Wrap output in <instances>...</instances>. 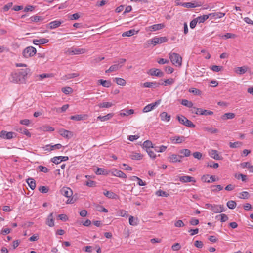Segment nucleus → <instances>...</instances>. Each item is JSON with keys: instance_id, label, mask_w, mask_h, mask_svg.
<instances>
[{"instance_id": "1", "label": "nucleus", "mask_w": 253, "mask_h": 253, "mask_svg": "<svg viewBox=\"0 0 253 253\" xmlns=\"http://www.w3.org/2000/svg\"><path fill=\"white\" fill-rule=\"evenodd\" d=\"M30 69L28 68L17 70L11 73L9 81L13 83L23 84L25 83L26 78Z\"/></svg>"}, {"instance_id": "2", "label": "nucleus", "mask_w": 253, "mask_h": 253, "mask_svg": "<svg viewBox=\"0 0 253 253\" xmlns=\"http://www.w3.org/2000/svg\"><path fill=\"white\" fill-rule=\"evenodd\" d=\"M168 41V39L166 37H155L151 40L147 41L146 43L144 45L145 48H148L150 45L153 44L155 46L157 44H161L166 42Z\"/></svg>"}, {"instance_id": "3", "label": "nucleus", "mask_w": 253, "mask_h": 253, "mask_svg": "<svg viewBox=\"0 0 253 253\" xmlns=\"http://www.w3.org/2000/svg\"><path fill=\"white\" fill-rule=\"evenodd\" d=\"M60 192L63 196L69 198L66 202L67 204H72L75 202V199L71 197L73 195V191L71 189L64 187L61 189Z\"/></svg>"}, {"instance_id": "4", "label": "nucleus", "mask_w": 253, "mask_h": 253, "mask_svg": "<svg viewBox=\"0 0 253 253\" xmlns=\"http://www.w3.org/2000/svg\"><path fill=\"white\" fill-rule=\"evenodd\" d=\"M169 57L172 63L176 66H180L182 64V57L176 53H169Z\"/></svg>"}, {"instance_id": "5", "label": "nucleus", "mask_w": 253, "mask_h": 253, "mask_svg": "<svg viewBox=\"0 0 253 253\" xmlns=\"http://www.w3.org/2000/svg\"><path fill=\"white\" fill-rule=\"evenodd\" d=\"M37 52L36 49L33 46H28L25 48L22 52L24 58H28L34 56Z\"/></svg>"}, {"instance_id": "6", "label": "nucleus", "mask_w": 253, "mask_h": 253, "mask_svg": "<svg viewBox=\"0 0 253 253\" xmlns=\"http://www.w3.org/2000/svg\"><path fill=\"white\" fill-rule=\"evenodd\" d=\"M126 61V60L124 58L120 59L119 60L114 61L115 64L111 65L110 67V70L112 72L117 71L120 67H122L123 64Z\"/></svg>"}, {"instance_id": "7", "label": "nucleus", "mask_w": 253, "mask_h": 253, "mask_svg": "<svg viewBox=\"0 0 253 253\" xmlns=\"http://www.w3.org/2000/svg\"><path fill=\"white\" fill-rule=\"evenodd\" d=\"M202 4L201 2L194 1L191 2H184L182 4V6L186 8H195L202 6Z\"/></svg>"}, {"instance_id": "8", "label": "nucleus", "mask_w": 253, "mask_h": 253, "mask_svg": "<svg viewBox=\"0 0 253 253\" xmlns=\"http://www.w3.org/2000/svg\"><path fill=\"white\" fill-rule=\"evenodd\" d=\"M151 76H155L159 77H163L164 73L162 72L160 69L156 68H152L149 70L147 73Z\"/></svg>"}, {"instance_id": "9", "label": "nucleus", "mask_w": 253, "mask_h": 253, "mask_svg": "<svg viewBox=\"0 0 253 253\" xmlns=\"http://www.w3.org/2000/svg\"><path fill=\"white\" fill-rule=\"evenodd\" d=\"M111 173L112 175L123 178H126V174L121 170L117 169H113L109 171V174Z\"/></svg>"}, {"instance_id": "10", "label": "nucleus", "mask_w": 253, "mask_h": 253, "mask_svg": "<svg viewBox=\"0 0 253 253\" xmlns=\"http://www.w3.org/2000/svg\"><path fill=\"white\" fill-rule=\"evenodd\" d=\"M161 85H164V83H158V82H146L143 84V86L144 87H146V88H151V87L156 88V87H159Z\"/></svg>"}, {"instance_id": "11", "label": "nucleus", "mask_w": 253, "mask_h": 253, "mask_svg": "<svg viewBox=\"0 0 253 253\" xmlns=\"http://www.w3.org/2000/svg\"><path fill=\"white\" fill-rule=\"evenodd\" d=\"M59 133L62 136L67 139H70L73 136V133L72 132L64 129H61Z\"/></svg>"}, {"instance_id": "12", "label": "nucleus", "mask_w": 253, "mask_h": 253, "mask_svg": "<svg viewBox=\"0 0 253 253\" xmlns=\"http://www.w3.org/2000/svg\"><path fill=\"white\" fill-rule=\"evenodd\" d=\"M14 135H15V133L13 132H7L3 130L0 132V137L4 139H11L13 137Z\"/></svg>"}, {"instance_id": "13", "label": "nucleus", "mask_w": 253, "mask_h": 253, "mask_svg": "<svg viewBox=\"0 0 253 253\" xmlns=\"http://www.w3.org/2000/svg\"><path fill=\"white\" fill-rule=\"evenodd\" d=\"M211 210L214 213H220L225 211L223 205L215 204L213 205Z\"/></svg>"}, {"instance_id": "14", "label": "nucleus", "mask_w": 253, "mask_h": 253, "mask_svg": "<svg viewBox=\"0 0 253 253\" xmlns=\"http://www.w3.org/2000/svg\"><path fill=\"white\" fill-rule=\"evenodd\" d=\"M83 50V49L80 48H69L67 51V53L69 55H73L75 54H80L81 53H83L84 52L82 51Z\"/></svg>"}, {"instance_id": "15", "label": "nucleus", "mask_w": 253, "mask_h": 253, "mask_svg": "<svg viewBox=\"0 0 253 253\" xmlns=\"http://www.w3.org/2000/svg\"><path fill=\"white\" fill-rule=\"evenodd\" d=\"M181 156L176 154H172L169 157V162L171 163L181 162Z\"/></svg>"}, {"instance_id": "16", "label": "nucleus", "mask_w": 253, "mask_h": 253, "mask_svg": "<svg viewBox=\"0 0 253 253\" xmlns=\"http://www.w3.org/2000/svg\"><path fill=\"white\" fill-rule=\"evenodd\" d=\"M69 159L67 156L54 157L52 159V162L56 164H59L62 161H65Z\"/></svg>"}, {"instance_id": "17", "label": "nucleus", "mask_w": 253, "mask_h": 253, "mask_svg": "<svg viewBox=\"0 0 253 253\" xmlns=\"http://www.w3.org/2000/svg\"><path fill=\"white\" fill-rule=\"evenodd\" d=\"M185 138L183 136H175L170 138V140L173 143L180 144L185 141Z\"/></svg>"}, {"instance_id": "18", "label": "nucleus", "mask_w": 253, "mask_h": 253, "mask_svg": "<svg viewBox=\"0 0 253 253\" xmlns=\"http://www.w3.org/2000/svg\"><path fill=\"white\" fill-rule=\"evenodd\" d=\"M210 156L214 159L215 160H222L223 158L219 156L218 154V151L215 150H211L209 151Z\"/></svg>"}, {"instance_id": "19", "label": "nucleus", "mask_w": 253, "mask_h": 253, "mask_svg": "<svg viewBox=\"0 0 253 253\" xmlns=\"http://www.w3.org/2000/svg\"><path fill=\"white\" fill-rule=\"evenodd\" d=\"M179 180L182 183H187L193 182H195L196 180L194 178L190 176H183L179 178Z\"/></svg>"}, {"instance_id": "20", "label": "nucleus", "mask_w": 253, "mask_h": 253, "mask_svg": "<svg viewBox=\"0 0 253 253\" xmlns=\"http://www.w3.org/2000/svg\"><path fill=\"white\" fill-rule=\"evenodd\" d=\"M63 22L62 21L55 20L48 24V27L50 29H53L59 27Z\"/></svg>"}, {"instance_id": "21", "label": "nucleus", "mask_w": 253, "mask_h": 253, "mask_svg": "<svg viewBox=\"0 0 253 253\" xmlns=\"http://www.w3.org/2000/svg\"><path fill=\"white\" fill-rule=\"evenodd\" d=\"M49 42V40L46 38H42L39 40L37 39H34L33 41V42L35 45H39V44H43L45 43H48Z\"/></svg>"}, {"instance_id": "22", "label": "nucleus", "mask_w": 253, "mask_h": 253, "mask_svg": "<svg viewBox=\"0 0 253 253\" xmlns=\"http://www.w3.org/2000/svg\"><path fill=\"white\" fill-rule=\"evenodd\" d=\"M46 223L49 227H53L54 226L53 212L49 214V215L48 216Z\"/></svg>"}, {"instance_id": "23", "label": "nucleus", "mask_w": 253, "mask_h": 253, "mask_svg": "<svg viewBox=\"0 0 253 253\" xmlns=\"http://www.w3.org/2000/svg\"><path fill=\"white\" fill-rule=\"evenodd\" d=\"M98 82L104 87L108 88L111 86V82L109 80L100 79L98 80Z\"/></svg>"}, {"instance_id": "24", "label": "nucleus", "mask_w": 253, "mask_h": 253, "mask_svg": "<svg viewBox=\"0 0 253 253\" xmlns=\"http://www.w3.org/2000/svg\"><path fill=\"white\" fill-rule=\"evenodd\" d=\"M179 153L180 154L179 155L181 156V158L184 157H188L191 154L190 150L188 149H181L179 151Z\"/></svg>"}, {"instance_id": "25", "label": "nucleus", "mask_w": 253, "mask_h": 253, "mask_svg": "<svg viewBox=\"0 0 253 253\" xmlns=\"http://www.w3.org/2000/svg\"><path fill=\"white\" fill-rule=\"evenodd\" d=\"M103 194L108 198L110 199H116L117 195L114 194L112 191H109L106 190H104Z\"/></svg>"}, {"instance_id": "26", "label": "nucleus", "mask_w": 253, "mask_h": 253, "mask_svg": "<svg viewBox=\"0 0 253 253\" xmlns=\"http://www.w3.org/2000/svg\"><path fill=\"white\" fill-rule=\"evenodd\" d=\"M113 115H114V114L113 113H109V114H107L106 115H105L103 116H98L97 117V119L100 120L101 122H104V121H107V120H109L110 119H111L113 116Z\"/></svg>"}, {"instance_id": "27", "label": "nucleus", "mask_w": 253, "mask_h": 253, "mask_svg": "<svg viewBox=\"0 0 253 253\" xmlns=\"http://www.w3.org/2000/svg\"><path fill=\"white\" fill-rule=\"evenodd\" d=\"M134 111L133 109L123 110H122V112H120V115L121 116H127L134 114Z\"/></svg>"}, {"instance_id": "28", "label": "nucleus", "mask_w": 253, "mask_h": 253, "mask_svg": "<svg viewBox=\"0 0 253 253\" xmlns=\"http://www.w3.org/2000/svg\"><path fill=\"white\" fill-rule=\"evenodd\" d=\"M79 75V74L77 73H70L63 76L62 79L64 80H67L78 77Z\"/></svg>"}, {"instance_id": "29", "label": "nucleus", "mask_w": 253, "mask_h": 253, "mask_svg": "<svg viewBox=\"0 0 253 253\" xmlns=\"http://www.w3.org/2000/svg\"><path fill=\"white\" fill-rule=\"evenodd\" d=\"M27 183H28L30 188L34 190L36 188V182L35 180L32 178H29L27 179Z\"/></svg>"}, {"instance_id": "30", "label": "nucleus", "mask_w": 253, "mask_h": 253, "mask_svg": "<svg viewBox=\"0 0 253 253\" xmlns=\"http://www.w3.org/2000/svg\"><path fill=\"white\" fill-rule=\"evenodd\" d=\"M235 117V114L233 113L229 112L224 114L222 116L221 118L223 120H226L227 119H233Z\"/></svg>"}, {"instance_id": "31", "label": "nucleus", "mask_w": 253, "mask_h": 253, "mask_svg": "<svg viewBox=\"0 0 253 253\" xmlns=\"http://www.w3.org/2000/svg\"><path fill=\"white\" fill-rule=\"evenodd\" d=\"M160 118L162 121H169L170 119L171 116L168 115L166 112H163L160 115Z\"/></svg>"}, {"instance_id": "32", "label": "nucleus", "mask_w": 253, "mask_h": 253, "mask_svg": "<svg viewBox=\"0 0 253 253\" xmlns=\"http://www.w3.org/2000/svg\"><path fill=\"white\" fill-rule=\"evenodd\" d=\"M210 17L215 19L220 18L223 17L225 15V13L222 12H215L209 14Z\"/></svg>"}, {"instance_id": "33", "label": "nucleus", "mask_w": 253, "mask_h": 253, "mask_svg": "<svg viewBox=\"0 0 253 253\" xmlns=\"http://www.w3.org/2000/svg\"><path fill=\"white\" fill-rule=\"evenodd\" d=\"M129 157L132 160H140L142 156L141 154L136 152H132L129 156Z\"/></svg>"}, {"instance_id": "34", "label": "nucleus", "mask_w": 253, "mask_h": 253, "mask_svg": "<svg viewBox=\"0 0 253 253\" xmlns=\"http://www.w3.org/2000/svg\"><path fill=\"white\" fill-rule=\"evenodd\" d=\"M97 175H107L109 174V172H107L105 169L103 168H97L96 170L95 171Z\"/></svg>"}, {"instance_id": "35", "label": "nucleus", "mask_w": 253, "mask_h": 253, "mask_svg": "<svg viewBox=\"0 0 253 253\" xmlns=\"http://www.w3.org/2000/svg\"><path fill=\"white\" fill-rule=\"evenodd\" d=\"M85 116L86 115H76L71 116L70 117V119L76 121H81L85 119Z\"/></svg>"}, {"instance_id": "36", "label": "nucleus", "mask_w": 253, "mask_h": 253, "mask_svg": "<svg viewBox=\"0 0 253 253\" xmlns=\"http://www.w3.org/2000/svg\"><path fill=\"white\" fill-rule=\"evenodd\" d=\"M137 33V31H136L134 29H131L129 31L124 32L122 34V36L123 37H126V36L130 37L132 35H134L135 33Z\"/></svg>"}, {"instance_id": "37", "label": "nucleus", "mask_w": 253, "mask_h": 253, "mask_svg": "<svg viewBox=\"0 0 253 253\" xmlns=\"http://www.w3.org/2000/svg\"><path fill=\"white\" fill-rule=\"evenodd\" d=\"M138 218H135L132 216H130L129 218V223L130 225L136 226L138 224Z\"/></svg>"}, {"instance_id": "38", "label": "nucleus", "mask_w": 253, "mask_h": 253, "mask_svg": "<svg viewBox=\"0 0 253 253\" xmlns=\"http://www.w3.org/2000/svg\"><path fill=\"white\" fill-rule=\"evenodd\" d=\"M30 19L32 22H38L43 20L44 18L42 16L35 15L31 16Z\"/></svg>"}, {"instance_id": "39", "label": "nucleus", "mask_w": 253, "mask_h": 253, "mask_svg": "<svg viewBox=\"0 0 253 253\" xmlns=\"http://www.w3.org/2000/svg\"><path fill=\"white\" fill-rule=\"evenodd\" d=\"M181 104L185 106H186L188 108H192L193 104L191 101H188L186 99H182Z\"/></svg>"}, {"instance_id": "40", "label": "nucleus", "mask_w": 253, "mask_h": 253, "mask_svg": "<svg viewBox=\"0 0 253 253\" xmlns=\"http://www.w3.org/2000/svg\"><path fill=\"white\" fill-rule=\"evenodd\" d=\"M113 104L111 102H102L98 104V106L99 108H110L113 106Z\"/></svg>"}, {"instance_id": "41", "label": "nucleus", "mask_w": 253, "mask_h": 253, "mask_svg": "<svg viewBox=\"0 0 253 253\" xmlns=\"http://www.w3.org/2000/svg\"><path fill=\"white\" fill-rule=\"evenodd\" d=\"M210 17L209 14L208 15H203L202 16H198L196 18L198 22L200 23H203Z\"/></svg>"}, {"instance_id": "42", "label": "nucleus", "mask_w": 253, "mask_h": 253, "mask_svg": "<svg viewBox=\"0 0 253 253\" xmlns=\"http://www.w3.org/2000/svg\"><path fill=\"white\" fill-rule=\"evenodd\" d=\"M204 109L202 108H198L196 107H193L192 109V113H195L198 115H202L203 113Z\"/></svg>"}, {"instance_id": "43", "label": "nucleus", "mask_w": 253, "mask_h": 253, "mask_svg": "<svg viewBox=\"0 0 253 253\" xmlns=\"http://www.w3.org/2000/svg\"><path fill=\"white\" fill-rule=\"evenodd\" d=\"M243 145L242 142L237 141L235 142H230L229 146L231 148H239Z\"/></svg>"}, {"instance_id": "44", "label": "nucleus", "mask_w": 253, "mask_h": 253, "mask_svg": "<svg viewBox=\"0 0 253 253\" xmlns=\"http://www.w3.org/2000/svg\"><path fill=\"white\" fill-rule=\"evenodd\" d=\"M247 71V68L246 67H237L236 69L235 72L238 74H243Z\"/></svg>"}, {"instance_id": "45", "label": "nucleus", "mask_w": 253, "mask_h": 253, "mask_svg": "<svg viewBox=\"0 0 253 253\" xmlns=\"http://www.w3.org/2000/svg\"><path fill=\"white\" fill-rule=\"evenodd\" d=\"M115 80L118 85L121 86H125L126 85V82L124 79L121 78H115Z\"/></svg>"}, {"instance_id": "46", "label": "nucleus", "mask_w": 253, "mask_h": 253, "mask_svg": "<svg viewBox=\"0 0 253 253\" xmlns=\"http://www.w3.org/2000/svg\"><path fill=\"white\" fill-rule=\"evenodd\" d=\"M164 27V24H157L152 25L151 28L152 29L151 31H155L160 29H162Z\"/></svg>"}, {"instance_id": "47", "label": "nucleus", "mask_w": 253, "mask_h": 253, "mask_svg": "<svg viewBox=\"0 0 253 253\" xmlns=\"http://www.w3.org/2000/svg\"><path fill=\"white\" fill-rule=\"evenodd\" d=\"M17 131L20 132L21 133L26 135L27 136L29 137H30L31 136V133L26 128H19L17 130Z\"/></svg>"}, {"instance_id": "48", "label": "nucleus", "mask_w": 253, "mask_h": 253, "mask_svg": "<svg viewBox=\"0 0 253 253\" xmlns=\"http://www.w3.org/2000/svg\"><path fill=\"white\" fill-rule=\"evenodd\" d=\"M203 130L210 132L211 133H216L218 132V130L214 127H204Z\"/></svg>"}, {"instance_id": "49", "label": "nucleus", "mask_w": 253, "mask_h": 253, "mask_svg": "<svg viewBox=\"0 0 253 253\" xmlns=\"http://www.w3.org/2000/svg\"><path fill=\"white\" fill-rule=\"evenodd\" d=\"M153 144L151 141L146 140L143 142V147L146 148V149H150L153 147Z\"/></svg>"}, {"instance_id": "50", "label": "nucleus", "mask_w": 253, "mask_h": 253, "mask_svg": "<svg viewBox=\"0 0 253 253\" xmlns=\"http://www.w3.org/2000/svg\"><path fill=\"white\" fill-rule=\"evenodd\" d=\"M236 203L235 201L230 200L227 202V206L230 209H234L236 207Z\"/></svg>"}, {"instance_id": "51", "label": "nucleus", "mask_w": 253, "mask_h": 253, "mask_svg": "<svg viewBox=\"0 0 253 253\" xmlns=\"http://www.w3.org/2000/svg\"><path fill=\"white\" fill-rule=\"evenodd\" d=\"M155 194L158 196H162L165 197H167L169 195V194L167 192L164 191L162 190H159L157 191L155 193Z\"/></svg>"}, {"instance_id": "52", "label": "nucleus", "mask_w": 253, "mask_h": 253, "mask_svg": "<svg viewBox=\"0 0 253 253\" xmlns=\"http://www.w3.org/2000/svg\"><path fill=\"white\" fill-rule=\"evenodd\" d=\"M189 92L196 95H200L202 93V91L200 90L195 88H190L189 89Z\"/></svg>"}, {"instance_id": "53", "label": "nucleus", "mask_w": 253, "mask_h": 253, "mask_svg": "<svg viewBox=\"0 0 253 253\" xmlns=\"http://www.w3.org/2000/svg\"><path fill=\"white\" fill-rule=\"evenodd\" d=\"M184 125L190 128H194L195 127V125L187 118L185 121Z\"/></svg>"}, {"instance_id": "54", "label": "nucleus", "mask_w": 253, "mask_h": 253, "mask_svg": "<svg viewBox=\"0 0 253 253\" xmlns=\"http://www.w3.org/2000/svg\"><path fill=\"white\" fill-rule=\"evenodd\" d=\"M62 91L65 94H69L73 92V89L71 87L66 86L62 88Z\"/></svg>"}, {"instance_id": "55", "label": "nucleus", "mask_w": 253, "mask_h": 253, "mask_svg": "<svg viewBox=\"0 0 253 253\" xmlns=\"http://www.w3.org/2000/svg\"><path fill=\"white\" fill-rule=\"evenodd\" d=\"M39 191L42 193H46L48 192L49 188L45 186H41L39 187Z\"/></svg>"}, {"instance_id": "56", "label": "nucleus", "mask_w": 253, "mask_h": 253, "mask_svg": "<svg viewBox=\"0 0 253 253\" xmlns=\"http://www.w3.org/2000/svg\"><path fill=\"white\" fill-rule=\"evenodd\" d=\"M177 119L180 124H181L183 125H184L185 121L186 119V118L184 116L182 115H178V116H177Z\"/></svg>"}, {"instance_id": "57", "label": "nucleus", "mask_w": 253, "mask_h": 253, "mask_svg": "<svg viewBox=\"0 0 253 253\" xmlns=\"http://www.w3.org/2000/svg\"><path fill=\"white\" fill-rule=\"evenodd\" d=\"M103 59H104V57H96L91 60V63L92 64H95L97 63H99L100 61H101V60H102Z\"/></svg>"}, {"instance_id": "58", "label": "nucleus", "mask_w": 253, "mask_h": 253, "mask_svg": "<svg viewBox=\"0 0 253 253\" xmlns=\"http://www.w3.org/2000/svg\"><path fill=\"white\" fill-rule=\"evenodd\" d=\"M153 109H154V107H153L152 103H151V104L147 105L145 107H144V108L143 109V112L146 113V112H148L151 111Z\"/></svg>"}, {"instance_id": "59", "label": "nucleus", "mask_w": 253, "mask_h": 253, "mask_svg": "<svg viewBox=\"0 0 253 253\" xmlns=\"http://www.w3.org/2000/svg\"><path fill=\"white\" fill-rule=\"evenodd\" d=\"M240 196L239 198L241 199H246L249 197V193L247 191H243L240 193Z\"/></svg>"}, {"instance_id": "60", "label": "nucleus", "mask_w": 253, "mask_h": 253, "mask_svg": "<svg viewBox=\"0 0 253 253\" xmlns=\"http://www.w3.org/2000/svg\"><path fill=\"white\" fill-rule=\"evenodd\" d=\"M38 169L40 171L43 172L44 173H47L49 171V169L47 168L42 165L39 166Z\"/></svg>"}, {"instance_id": "61", "label": "nucleus", "mask_w": 253, "mask_h": 253, "mask_svg": "<svg viewBox=\"0 0 253 253\" xmlns=\"http://www.w3.org/2000/svg\"><path fill=\"white\" fill-rule=\"evenodd\" d=\"M219 216H220V221L222 222H225L228 220V217L225 214H221L219 215L216 216V218H217Z\"/></svg>"}, {"instance_id": "62", "label": "nucleus", "mask_w": 253, "mask_h": 253, "mask_svg": "<svg viewBox=\"0 0 253 253\" xmlns=\"http://www.w3.org/2000/svg\"><path fill=\"white\" fill-rule=\"evenodd\" d=\"M236 178L238 179H241L242 181L243 182H246L247 180V176L243 174H239L238 175H236Z\"/></svg>"}, {"instance_id": "63", "label": "nucleus", "mask_w": 253, "mask_h": 253, "mask_svg": "<svg viewBox=\"0 0 253 253\" xmlns=\"http://www.w3.org/2000/svg\"><path fill=\"white\" fill-rule=\"evenodd\" d=\"M69 105L68 104H65L62 106L61 108H58L56 110V111L59 113L63 112L66 111V110L68 108Z\"/></svg>"}, {"instance_id": "64", "label": "nucleus", "mask_w": 253, "mask_h": 253, "mask_svg": "<svg viewBox=\"0 0 253 253\" xmlns=\"http://www.w3.org/2000/svg\"><path fill=\"white\" fill-rule=\"evenodd\" d=\"M174 82V80L173 79H172V78H169V79H168L165 80H164V83H165V84H164L163 85L166 86L167 84H168V85H171V84H173Z\"/></svg>"}]
</instances>
